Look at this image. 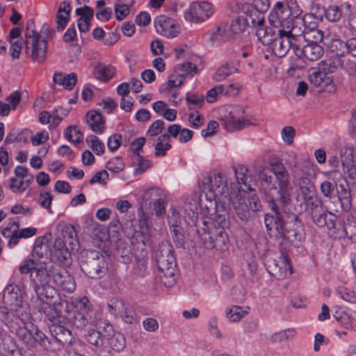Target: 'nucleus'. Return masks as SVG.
<instances>
[{"label":"nucleus","mask_w":356,"mask_h":356,"mask_svg":"<svg viewBox=\"0 0 356 356\" xmlns=\"http://www.w3.org/2000/svg\"><path fill=\"white\" fill-rule=\"evenodd\" d=\"M225 92V86L223 85H218L207 91L206 95V100L209 103L216 102L218 97L222 95Z\"/></svg>","instance_id":"obj_57"},{"label":"nucleus","mask_w":356,"mask_h":356,"mask_svg":"<svg viewBox=\"0 0 356 356\" xmlns=\"http://www.w3.org/2000/svg\"><path fill=\"white\" fill-rule=\"evenodd\" d=\"M337 322L344 328L356 330V312L353 311L343 312L339 316H334Z\"/></svg>","instance_id":"obj_39"},{"label":"nucleus","mask_w":356,"mask_h":356,"mask_svg":"<svg viewBox=\"0 0 356 356\" xmlns=\"http://www.w3.org/2000/svg\"><path fill=\"white\" fill-rule=\"evenodd\" d=\"M67 318L70 323L77 329L82 330L89 323H92L91 315H86L80 313H71L67 314Z\"/></svg>","instance_id":"obj_44"},{"label":"nucleus","mask_w":356,"mask_h":356,"mask_svg":"<svg viewBox=\"0 0 356 356\" xmlns=\"http://www.w3.org/2000/svg\"><path fill=\"white\" fill-rule=\"evenodd\" d=\"M340 186L342 188V191L338 197V201L343 209H348L351 207L350 192L345 188L343 186L341 185Z\"/></svg>","instance_id":"obj_59"},{"label":"nucleus","mask_w":356,"mask_h":356,"mask_svg":"<svg viewBox=\"0 0 356 356\" xmlns=\"http://www.w3.org/2000/svg\"><path fill=\"white\" fill-rule=\"evenodd\" d=\"M296 335L294 328H288L273 334L270 337L272 343H282L292 340Z\"/></svg>","instance_id":"obj_45"},{"label":"nucleus","mask_w":356,"mask_h":356,"mask_svg":"<svg viewBox=\"0 0 356 356\" xmlns=\"http://www.w3.org/2000/svg\"><path fill=\"white\" fill-rule=\"evenodd\" d=\"M289 13V8L285 6L284 2L277 1L269 14L268 19L270 24H277L280 22L279 17H280V16L288 15Z\"/></svg>","instance_id":"obj_42"},{"label":"nucleus","mask_w":356,"mask_h":356,"mask_svg":"<svg viewBox=\"0 0 356 356\" xmlns=\"http://www.w3.org/2000/svg\"><path fill=\"white\" fill-rule=\"evenodd\" d=\"M148 215L147 216V220L140 219L139 220L140 226L143 227L145 226L147 227V233H145L143 232H136L134 233V238L136 239L138 245L141 244L143 247H141V249H145V247L146 245H149V236L148 234V229H149V224H148Z\"/></svg>","instance_id":"obj_47"},{"label":"nucleus","mask_w":356,"mask_h":356,"mask_svg":"<svg viewBox=\"0 0 356 356\" xmlns=\"http://www.w3.org/2000/svg\"><path fill=\"white\" fill-rule=\"evenodd\" d=\"M147 251L142 248L139 254L138 252L135 254V262L132 268V274L136 277H143L147 274Z\"/></svg>","instance_id":"obj_33"},{"label":"nucleus","mask_w":356,"mask_h":356,"mask_svg":"<svg viewBox=\"0 0 356 356\" xmlns=\"http://www.w3.org/2000/svg\"><path fill=\"white\" fill-rule=\"evenodd\" d=\"M163 196V194L162 189L159 187L153 186L145 192L143 196V200L147 203L150 200H155L156 201L159 197H161Z\"/></svg>","instance_id":"obj_61"},{"label":"nucleus","mask_w":356,"mask_h":356,"mask_svg":"<svg viewBox=\"0 0 356 356\" xmlns=\"http://www.w3.org/2000/svg\"><path fill=\"white\" fill-rule=\"evenodd\" d=\"M289 206L286 205L283 209H270L273 213L266 214L264 222L269 235L288 241L296 246L305 238L304 226L293 213L288 216L290 220L284 221L283 214L286 213Z\"/></svg>","instance_id":"obj_2"},{"label":"nucleus","mask_w":356,"mask_h":356,"mask_svg":"<svg viewBox=\"0 0 356 356\" xmlns=\"http://www.w3.org/2000/svg\"><path fill=\"white\" fill-rule=\"evenodd\" d=\"M86 142L97 155H101L104 152V145L97 136L90 135L86 138Z\"/></svg>","instance_id":"obj_52"},{"label":"nucleus","mask_w":356,"mask_h":356,"mask_svg":"<svg viewBox=\"0 0 356 356\" xmlns=\"http://www.w3.org/2000/svg\"><path fill=\"white\" fill-rule=\"evenodd\" d=\"M33 24L32 21L27 24L25 33V46L26 51L28 55H31L33 60L38 63H42L47 56V42L42 38L40 33L34 30L30 29Z\"/></svg>","instance_id":"obj_8"},{"label":"nucleus","mask_w":356,"mask_h":356,"mask_svg":"<svg viewBox=\"0 0 356 356\" xmlns=\"http://www.w3.org/2000/svg\"><path fill=\"white\" fill-rule=\"evenodd\" d=\"M200 210L203 215L211 217L213 213L219 209L218 204H221L222 202L218 198H210L207 193L202 194L200 197Z\"/></svg>","instance_id":"obj_30"},{"label":"nucleus","mask_w":356,"mask_h":356,"mask_svg":"<svg viewBox=\"0 0 356 356\" xmlns=\"http://www.w3.org/2000/svg\"><path fill=\"white\" fill-rule=\"evenodd\" d=\"M226 205L222 206V209H218L211 217H208V220H201L203 225L202 227L211 229V227H220L223 229L228 228L230 225L228 213L225 209Z\"/></svg>","instance_id":"obj_27"},{"label":"nucleus","mask_w":356,"mask_h":356,"mask_svg":"<svg viewBox=\"0 0 356 356\" xmlns=\"http://www.w3.org/2000/svg\"><path fill=\"white\" fill-rule=\"evenodd\" d=\"M74 230L72 227H67L62 231V238L58 237L54 242V249L51 250V260L68 266L70 264V252L68 250L67 245L74 244Z\"/></svg>","instance_id":"obj_9"},{"label":"nucleus","mask_w":356,"mask_h":356,"mask_svg":"<svg viewBox=\"0 0 356 356\" xmlns=\"http://www.w3.org/2000/svg\"><path fill=\"white\" fill-rule=\"evenodd\" d=\"M248 27L244 16H238L232 20L230 30L234 34H238L245 31Z\"/></svg>","instance_id":"obj_54"},{"label":"nucleus","mask_w":356,"mask_h":356,"mask_svg":"<svg viewBox=\"0 0 356 356\" xmlns=\"http://www.w3.org/2000/svg\"><path fill=\"white\" fill-rule=\"evenodd\" d=\"M321 70L323 71H314L309 76L310 83L316 87H325L330 84L331 79L327 76V73L334 72L331 63L328 67H323Z\"/></svg>","instance_id":"obj_32"},{"label":"nucleus","mask_w":356,"mask_h":356,"mask_svg":"<svg viewBox=\"0 0 356 356\" xmlns=\"http://www.w3.org/2000/svg\"><path fill=\"white\" fill-rule=\"evenodd\" d=\"M222 124L228 131L241 130L250 124L245 118V108L242 106L233 105L227 108V114L222 118Z\"/></svg>","instance_id":"obj_13"},{"label":"nucleus","mask_w":356,"mask_h":356,"mask_svg":"<svg viewBox=\"0 0 356 356\" xmlns=\"http://www.w3.org/2000/svg\"><path fill=\"white\" fill-rule=\"evenodd\" d=\"M51 333L52 337L48 338L38 327L35 325V330L33 332L31 336L34 341L31 344H29V347L36 348L40 346L46 350L53 349L56 348L58 343L65 346H70L72 344L73 337L70 330L60 325H53L51 327Z\"/></svg>","instance_id":"obj_4"},{"label":"nucleus","mask_w":356,"mask_h":356,"mask_svg":"<svg viewBox=\"0 0 356 356\" xmlns=\"http://www.w3.org/2000/svg\"><path fill=\"white\" fill-rule=\"evenodd\" d=\"M236 72H237V69L234 66L225 63L217 70L214 79L216 81H221Z\"/></svg>","instance_id":"obj_51"},{"label":"nucleus","mask_w":356,"mask_h":356,"mask_svg":"<svg viewBox=\"0 0 356 356\" xmlns=\"http://www.w3.org/2000/svg\"><path fill=\"white\" fill-rule=\"evenodd\" d=\"M296 38H302V40L307 42V43H316L318 44L321 42L323 38V33L318 29H310L307 31H304L302 35H298Z\"/></svg>","instance_id":"obj_50"},{"label":"nucleus","mask_w":356,"mask_h":356,"mask_svg":"<svg viewBox=\"0 0 356 356\" xmlns=\"http://www.w3.org/2000/svg\"><path fill=\"white\" fill-rule=\"evenodd\" d=\"M86 122L91 129L97 134H102L105 129V123L102 116L97 111L88 112L86 116Z\"/></svg>","instance_id":"obj_36"},{"label":"nucleus","mask_w":356,"mask_h":356,"mask_svg":"<svg viewBox=\"0 0 356 356\" xmlns=\"http://www.w3.org/2000/svg\"><path fill=\"white\" fill-rule=\"evenodd\" d=\"M47 279L44 284L46 289L49 288V283L52 280L53 283L64 291L72 293L76 289V283L74 277L64 268H58L53 265H50L48 269H46Z\"/></svg>","instance_id":"obj_12"},{"label":"nucleus","mask_w":356,"mask_h":356,"mask_svg":"<svg viewBox=\"0 0 356 356\" xmlns=\"http://www.w3.org/2000/svg\"><path fill=\"white\" fill-rule=\"evenodd\" d=\"M338 295L346 302L356 303V293L344 286H339L336 289Z\"/></svg>","instance_id":"obj_55"},{"label":"nucleus","mask_w":356,"mask_h":356,"mask_svg":"<svg viewBox=\"0 0 356 356\" xmlns=\"http://www.w3.org/2000/svg\"><path fill=\"white\" fill-rule=\"evenodd\" d=\"M15 349V343L8 332L0 330V354L3 356H10Z\"/></svg>","instance_id":"obj_35"},{"label":"nucleus","mask_w":356,"mask_h":356,"mask_svg":"<svg viewBox=\"0 0 356 356\" xmlns=\"http://www.w3.org/2000/svg\"><path fill=\"white\" fill-rule=\"evenodd\" d=\"M156 259L162 282L165 285L172 286L175 283L176 260L172 250L168 244L160 246L156 252Z\"/></svg>","instance_id":"obj_7"},{"label":"nucleus","mask_w":356,"mask_h":356,"mask_svg":"<svg viewBox=\"0 0 356 356\" xmlns=\"http://www.w3.org/2000/svg\"><path fill=\"white\" fill-rule=\"evenodd\" d=\"M62 306L64 312L67 314L80 313L87 316L91 315L92 312V305L86 297L75 299L71 302L65 301L62 303Z\"/></svg>","instance_id":"obj_26"},{"label":"nucleus","mask_w":356,"mask_h":356,"mask_svg":"<svg viewBox=\"0 0 356 356\" xmlns=\"http://www.w3.org/2000/svg\"><path fill=\"white\" fill-rule=\"evenodd\" d=\"M302 42V38L289 36L278 33L273 42L270 44L273 53L280 58L284 57L290 49L293 51V47Z\"/></svg>","instance_id":"obj_19"},{"label":"nucleus","mask_w":356,"mask_h":356,"mask_svg":"<svg viewBox=\"0 0 356 356\" xmlns=\"http://www.w3.org/2000/svg\"><path fill=\"white\" fill-rule=\"evenodd\" d=\"M196 72V65L191 62L179 64L175 67L173 73L170 75L167 85H163L160 90H170L173 88L180 87L188 75L193 76Z\"/></svg>","instance_id":"obj_14"},{"label":"nucleus","mask_w":356,"mask_h":356,"mask_svg":"<svg viewBox=\"0 0 356 356\" xmlns=\"http://www.w3.org/2000/svg\"><path fill=\"white\" fill-rule=\"evenodd\" d=\"M115 73V67L109 65H104L101 63H98L94 69L95 78L104 82L110 80L114 76Z\"/></svg>","instance_id":"obj_40"},{"label":"nucleus","mask_w":356,"mask_h":356,"mask_svg":"<svg viewBox=\"0 0 356 356\" xmlns=\"http://www.w3.org/2000/svg\"><path fill=\"white\" fill-rule=\"evenodd\" d=\"M213 13V5L207 1L194 2L185 13V18L193 22H201L207 19Z\"/></svg>","instance_id":"obj_18"},{"label":"nucleus","mask_w":356,"mask_h":356,"mask_svg":"<svg viewBox=\"0 0 356 356\" xmlns=\"http://www.w3.org/2000/svg\"><path fill=\"white\" fill-rule=\"evenodd\" d=\"M301 43L293 47V53L300 58L304 57L310 61H316L324 54V49L319 44L307 43L302 46Z\"/></svg>","instance_id":"obj_23"},{"label":"nucleus","mask_w":356,"mask_h":356,"mask_svg":"<svg viewBox=\"0 0 356 356\" xmlns=\"http://www.w3.org/2000/svg\"><path fill=\"white\" fill-rule=\"evenodd\" d=\"M19 271L21 274L31 273V282L32 287L34 288L35 284H44L47 279L46 269L41 267L34 259L31 258L26 259L19 266Z\"/></svg>","instance_id":"obj_15"},{"label":"nucleus","mask_w":356,"mask_h":356,"mask_svg":"<svg viewBox=\"0 0 356 356\" xmlns=\"http://www.w3.org/2000/svg\"><path fill=\"white\" fill-rule=\"evenodd\" d=\"M171 148L170 144V136L167 134H161L157 139L155 145V156H163L166 154L168 150Z\"/></svg>","instance_id":"obj_46"},{"label":"nucleus","mask_w":356,"mask_h":356,"mask_svg":"<svg viewBox=\"0 0 356 356\" xmlns=\"http://www.w3.org/2000/svg\"><path fill=\"white\" fill-rule=\"evenodd\" d=\"M111 348L116 352L123 350L126 346V339L124 336L120 332H115L108 339Z\"/></svg>","instance_id":"obj_48"},{"label":"nucleus","mask_w":356,"mask_h":356,"mask_svg":"<svg viewBox=\"0 0 356 356\" xmlns=\"http://www.w3.org/2000/svg\"><path fill=\"white\" fill-rule=\"evenodd\" d=\"M313 222L318 227H327L330 230L336 232L339 229L340 223L337 222V217L330 211H323L312 216Z\"/></svg>","instance_id":"obj_28"},{"label":"nucleus","mask_w":356,"mask_h":356,"mask_svg":"<svg viewBox=\"0 0 356 356\" xmlns=\"http://www.w3.org/2000/svg\"><path fill=\"white\" fill-rule=\"evenodd\" d=\"M227 200L225 205L232 207L234 211L235 216L243 223L248 222L250 211H255L259 209L261 204L257 195L247 196L241 192L234 191Z\"/></svg>","instance_id":"obj_6"},{"label":"nucleus","mask_w":356,"mask_h":356,"mask_svg":"<svg viewBox=\"0 0 356 356\" xmlns=\"http://www.w3.org/2000/svg\"><path fill=\"white\" fill-rule=\"evenodd\" d=\"M248 313V311L240 306H232L227 308L225 314L227 318L232 322H238L243 318Z\"/></svg>","instance_id":"obj_49"},{"label":"nucleus","mask_w":356,"mask_h":356,"mask_svg":"<svg viewBox=\"0 0 356 356\" xmlns=\"http://www.w3.org/2000/svg\"><path fill=\"white\" fill-rule=\"evenodd\" d=\"M289 14L285 15L284 16H280L279 19H280L277 24H271L273 26L276 28L278 33L281 35H286L289 36H295L292 33V30L293 28L292 18L289 17Z\"/></svg>","instance_id":"obj_41"},{"label":"nucleus","mask_w":356,"mask_h":356,"mask_svg":"<svg viewBox=\"0 0 356 356\" xmlns=\"http://www.w3.org/2000/svg\"><path fill=\"white\" fill-rule=\"evenodd\" d=\"M225 27L218 26L216 29L209 31L207 34L209 35V40L213 44H218L224 40Z\"/></svg>","instance_id":"obj_60"},{"label":"nucleus","mask_w":356,"mask_h":356,"mask_svg":"<svg viewBox=\"0 0 356 356\" xmlns=\"http://www.w3.org/2000/svg\"><path fill=\"white\" fill-rule=\"evenodd\" d=\"M341 163L344 173L349 177L356 179V149L353 147L345 146L340 149Z\"/></svg>","instance_id":"obj_21"},{"label":"nucleus","mask_w":356,"mask_h":356,"mask_svg":"<svg viewBox=\"0 0 356 356\" xmlns=\"http://www.w3.org/2000/svg\"><path fill=\"white\" fill-rule=\"evenodd\" d=\"M101 330H90L86 335L87 341L94 346L97 356H110L109 351L104 346V339L101 335Z\"/></svg>","instance_id":"obj_29"},{"label":"nucleus","mask_w":356,"mask_h":356,"mask_svg":"<svg viewBox=\"0 0 356 356\" xmlns=\"http://www.w3.org/2000/svg\"><path fill=\"white\" fill-rule=\"evenodd\" d=\"M172 240L177 248H181L185 243V237L183 229L181 227H172L170 229Z\"/></svg>","instance_id":"obj_56"},{"label":"nucleus","mask_w":356,"mask_h":356,"mask_svg":"<svg viewBox=\"0 0 356 356\" xmlns=\"http://www.w3.org/2000/svg\"><path fill=\"white\" fill-rule=\"evenodd\" d=\"M326 18L332 22L340 20L342 16L341 9L336 5H331L325 11Z\"/></svg>","instance_id":"obj_53"},{"label":"nucleus","mask_w":356,"mask_h":356,"mask_svg":"<svg viewBox=\"0 0 356 356\" xmlns=\"http://www.w3.org/2000/svg\"><path fill=\"white\" fill-rule=\"evenodd\" d=\"M3 306L10 307L15 309L29 311L28 307L23 303V297L20 289L14 285H8L3 291Z\"/></svg>","instance_id":"obj_20"},{"label":"nucleus","mask_w":356,"mask_h":356,"mask_svg":"<svg viewBox=\"0 0 356 356\" xmlns=\"http://www.w3.org/2000/svg\"><path fill=\"white\" fill-rule=\"evenodd\" d=\"M33 289L35 296L31 298V304L39 312L44 314L51 320L54 318V307L49 302L50 296L44 293L46 289L44 287V284H40L39 285L35 284Z\"/></svg>","instance_id":"obj_16"},{"label":"nucleus","mask_w":356,"mask_h":356,"mask_svg":"<svg viewBox=\"0 0 356 356\" xmlns=\"http://www.w3.org/2000/svg\"><path fill=\"white\" fill-rule=\"evenodd\" d=\"M154 27L158 33L166 38H175L179 33L175 20L165 15H159L154 19Z\"/></svg>","instance_id":"obj_22"},{"label":"nucleus","mask_w":356,"mask_h":356,"mask_svg":"<svg viewBox=\"0 0 356 356\" xmlns=\"http://www.w3.org/2000/svg\"><path fill=\"white\" fill-rule=\"evenodd\" d=\"M248 169L244 166L234 168V173L238 184V192L248 193L252 191L250 184L248 183L250 177L247 175Z\"/></svg>","instance_id":"obj_37"},{"label":"nucleus","mask_w":356,"mask_h":356,"mask_svg":"<svg viewBox=\"0 0 356 356\" xmlns=\"http://www.w3.org/2000/svg\"><path fill=\"white\" fill-rule=\"evenodd\" d=\"M256 35L264 45H270L278 34L276 28L268 27L263 24L256 29Z\"/></svg>","instance_id":"obj_34"},{"label":"nucleus","mask_w":356,"mask_h":356,"mask_svg":"<svg viewBox=\"0 0 356 356\" xmlns=\"http://www.w3.org/2000/svg\"><path fill=\"white\" fill-rule=\"evenodd\" d=\"M31 319V315L29 311L15 309L6 306L0 307V321L27 346L34 342L31 336L35 330V325Z\"/></svg>","instance_id":"obj_3"},{"label":"nucleus","mask_w":356,"mask_h":356,"mask_svg":"<svg viewBox=\"0 0 356 356\" xmlns=\"http://www.w3.org/2000/svg\"><path fill=\"white\" fill-rule=\"evenodd\" d=\"M343 229L347 236L356 235V220L353 217L348 218L343 222Z\"/></svg>","instance_id":"obj_64"},{"label":"nucleus","mask_w":356,"mask_h":356,"mask_svg":"<svg viewBox=\"0 0 356 356\" xmlns=\"http://www.w3.org/2000/svg\"><path fill=\"white\" fill-rule=\"evenodd\" d=\"M183 209L185 214L188 217V224L196 225L200 210V199L189 197L184 203Z\"/></svg>","instance_id":"obj_31"},{"label":"nucleus","mask_w":356,"mask_h":356,"mask_svg":"<svg viewBox=\"0 0 356 356\" xmlns=\"http://www.w3.org/2000/svg\"><path fill=\"white\" fill-rule=\"evenodd\" d=\"M202 193H207L210 198H218L224 207L230 200L231 194L234 191H229L225 175L222 172H213L209 176L202 180Z\"/></svg>","instance_id":"obj_5"},{"label":"nucleus","mask_w":356,"mask_h":356,"mask_svg":"<svg viewBox=\"0 0 356 356\" xmlns=\"http://www.w3.org/2000/svg\"><path fill=\"white\" fill-rule=\"evenodd\" d=\"M289 168L293 176V182L299 189L313 184L309 177L307 166H300L296 161L293 160L289 163Z\"/></svg>","instance_id":"obj_25"},{"label":"nucleus","mask_w":356,"mask_h":356,"mask_svg":"<svg viewBox=\"0 0 356 356\" xmlns=\"http://www.w3.org/2000/svg\"><path fill=\"white\" fill-rule=\"evenodd\" d=\"M248 26L255 29V30L265 24V17L264 14L259 13L257 9L251 8L244 17Z\"/></svg>","instance_id":"obj_38"},{"label":"nucleus","mask_w":356,"mask_h":356,"mask_svg":"<svg viewBox=\"0 0 356 356\" xmlns=\"http://www.w3.org/2000/svg\"><path fill=\"white\" fill-rule=\"evenodd\" d=\"M53 200V196L50 192L45 191L41 193L38 199V204L44 209H46L50 213H52L51 205Z\"/></svg>","instance_id":"obj_62"},{"label":"nucleus","mask_w":356,"mask_h":356,"mask_svg":"<svg viewBox=\"0 0 356 356\" xmlns=\"http://www.w3.org/2000/svg\"><path fill=\"white\" fill-rule=\"evenodd\" d=\"M197 232L206 248H216L220 251L227 249L229 238L222 228L211 227L207 229L205 227H202L201 229H197Z\"/></svg>","instance_id":"obj_11"},{"label":"nucleus","mask_w":356,"mask_h":356,"mask_svg":"<svg viewBox=\"0 0 356 356\" xmlns=\"http://www.w3.org/2000/svg\"><path fill=\"white\" fill-rule=\"evenodd\" d=\"M265 265L268 272L272 276L278 279H282L286 277L288 274V270L291 268L287 257L284 254L279 257V260L268 258Z\"/></svg>","instance_id":"obj_24"},{"label":"nucleus","mask_w":356,"mask_h":356,"mask_svg":"<svg viewBox=\"0 0 356 356\" xmlns=\"http://www.w3.org/2000/svg\"><path fill=\"white\" fill-rule=\"evenodd\" d=\"M337 187L334 181H324L321 184L320 190L325 197L331 198Z\"/></svg>","instance_id":"obj_63"},{"label":"nucleus","mask_w":356,"mask_h":356,"mask_svg":"<svg viewBox=\"0 0 356 356\" xmlns=\"http://www.w3.org/2000/svg\"><path fill=\"white\" fill-rule=\"evenodd\" d=\"M108 263L105 257L98 252L87 253L86 259L81 261V269L90 279H99L106 275Z\"/></svg>","instance_id":"obj_10"},{"label":"nucleus","mask_w":356,"mask_h":356,"mask_svg":"<svg viewBox=\"0 0 356 356\" xmlns=\"http://www.w3.org/2000/svg\"><path fill=\"white\" fill-rule=\"evenodd\" d=\"M331 63L333 70L339 66L350 75H356V63L351 62L344 56L343 57L336 56Z\"/></svg>","instance_id":"obj_43"},{"label":"nucleus","mask_w":356,"mask_h":356,"mask_svg":"<svg viewBox=\"0 0 356 356\" xmlns=\"http://www.w3.org/2000/svg\"><path fill=\"white\" fill-rule=\"evenodd\" d=\"M52 251L47 240L43 237L38 238L34 243L31 257L43 268L48 269V263L51 260Z\"/></svg>","instance_id":"obj_17"},{"label":"nucleus","mask_w":356,"mask_h":356,"mask_svg":"<svg viewBox=\"0 0 356 356\" xmlns=\"http://www.w3.org/2000/svg\"><path fill=\"white\" fill-rule=\"evenodd\" d=\"M186 100L190 110H195L196 108L202 107L204 104V98L197 95H187Z\"/></svg>","instance_id":"obj_58"},{"label":"nucleus","mask_w":356,"mask_h":356,"mask_svg":"<svg viewBox=\"0 0 356 356\" xmlns=\"http://www.w3.org/2000/svg\"><path fill=\"white\" fill-rule=\"evenodd\" d=\"M270 170L273 175L265 170L259 174L268 207L270 209H283L291 203L293 187L289 172L283 164L278 162L271 163Z\"/></svg>","instance_id":"obj_1"}]
</instances>
